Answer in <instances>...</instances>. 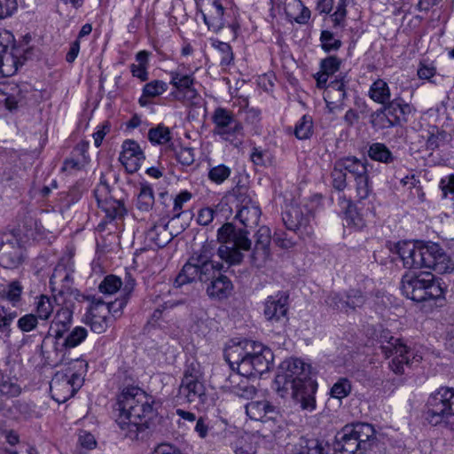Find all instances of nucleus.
Instances as JSON below:
<instances>
[{"label": "nucleus", "instance_id": "39", "mask_svg": "<svg viewBox=\"0 0 454 454\" xmlns=\"http://www.w3.org/2000/svg\"><path fill=\"white\" fill-rule=\"evenodd\" d=\"M121 279L115 275H108L104 278L98 286V290L104 294L112 295L121 289Z\"/></svg>", "mask_w": 454, "mask_h": 454}, {"label": "nucleus", "instance_id": "34", "mask_svg": "<svg viewBox=\"0 0 454 454\" xmlns=\"http://www.w3.org/2000/svg\"><path fill=\"white\" fill-rule=\"evenodd\" d=\"M97 203L110 220L121 217L126 213L122 200H97Z\"/></svg>", "mask_w": 454, "mask_h": 454}, {"label": "nucleus", "instance_id": "48", "mask_svg": "<svg viewBox=\"0 0 454 454\" xmlns=\"http://www.w3.org/2000/svg\"><path fill=\"white\" fill-rule=\"evenodd\" d=\"M231 175V169L229 167L220 164L210 168L208 172V178L216 184H222Z\"/></svg>", "mask_w": 454, "mask_h": 454}, {"label": "nucleus", "instance_id": "47", "mask_svg": "<svg viewBox=\"0 0 454 454\" xmlns=\"http://www.w3.org/2000/svg\"><path fill=\"white\" fill-rule=\"evenodd\" d=\"M325 303L333 309L349 312L348 301L344 300L338 293H330L325 299Z\"/></svg>", "mask_w": 454, "mask_h": 454}, {"label": "nucleus", "instance_id": "11", "mask_svg": "<svg viewBox=\"0 0 454 454\" xmlns=\"http://www.w3.org/2000/svg\"><path fill=\"white\" fill-rule=\"evenodd\" d=\"M246 413L250 419L260 421L265 426L264 436L279 432L280 414L278 409L267 399L252 400L246 404Z\"/></svg>", "mask_w": 454, "mask_h": 454}, {"label": "nucleus", "instance_id": "35", "mask_svg": "<svg viewBox=\"0 0 454 454\" xmlns=\"http://www.w3.org/2000/svg\"><path fill=\"white\" fill-rule=\"evenodd\" d=\"M372 100L380 104H386L390 98V90L386 82L381 79L375 81L369 90Z\"/></svg>", "mask_w": 454, "mask_h": 454}, {"label": "nucleus", "instance_id": "2", "mask_svg": "<svg viewBox=\"0 0 454 454\" xmlns=\"http://www.w3.org/2000/svg\"><path fill=\"white\" fill-rule=\"evenodd\" d=\"M154 399L137 387H125L118 395L119 415L116 423L125 437L132 441L145 439L157 415Z\"/></svg>", "mask_w": 454, "mask_h": 454}, {"label": "nucleus", "instance_id": "40", "mask_svg": "<svg viewBox=\"0 0 454 454\" xmlns=\"http://www.w3.org/2000/svg\"><path fill=\"white\" fill-rule=\"evenodd\" d=\"M446 133L440 130L437 127H432L426 137V146L427 150L434 151L437 149L445 140Z\"/></svg>", "mask_w": 454, "mask_h": 454}, {"label": "nucleus", "instance_id": "22", "mask_svg": "<svg viewBox=\"0 0 454 454\" xmlns=\"http://www.w3.org/2000/svg\"><path fill=\"white\" fill-rule=\"evenodd\" d=\"M73 312L68 308L59 309L51 321L48 334L60 340L71 327Z\"/></svg>", "mask_w": 454, "mask_h": 454}, {"label": "nucleus", "instance_id": "53", "mask_svg": "<svg viewBox=\"0 0 454 454\" xmlns=\"http://www.w3.org/2000/svg\"><path fill=\"white\" fill-rule=\"evenodd\" d=\"M167 90V84L159 80L153 81L145 85L143 94L145 97H156L162 94Z\"/></svg>", "mask_w": 454, "mask_h": 454}, {"label": "nucleus", "instance_id": "57", "mask_svg": "<svg viewBox=\"0 0 454 454\" xmlns=\"http://www.w3.org/2000/svg\"><path fill=\"white\" fill-rule=\"evenodd\" d=\"M14 37L11 32L0 29V56L13 46Z\"/></svg>", "mask_w": 454, "mask_h": 454}, {"label": "nucleus", "instance_id": "55", "mask_svg": "<svg viewBox=\"0 0 454 454\" xmlns=\"http://www.w3.org/2000/svg\"><path fill=\"white\" fill-rule=\"evenodd\" d=\"M70 270H71L70 268H68L67 265L62 264V263H59L55 267L53 273L50 279V285H51L52 290H57L59 281L63 278H67Z\"/></svg>", "mask_w": 454, "mask_h": 454}, {"label": "nucleus", "instance_id": "27", "mask_svg": "<svg viewBox=\"0 0 454 454\" xmlns=\"http://www.w3.org/2000/svg\"><path fill=\"white\" fill-rule=\"evenodd\" d=\"M322 443L315 438L300 437L288 446V454H324Z\"/></svg>", "mask_w": 454, "mask_h": 454}, {"label": "nucleus", "instance_id": "12", "mask_svg": "<svg viewBox=\"0 0 454 454\" xmlns=\"http://www.w3.org/2000/svg\"><path fill=\"white\" fill-rule=\"evenodd\" d=\"M215 125L213 132L226 141L233 142L238 137L243 135V126L233 113L223 107H217L212 115Z\"/></svg>", "mask_w": 454, "mask_h": 454}, {"label": "nucleus", "instance_id": "30", "mask_svg": "<svg viewBox=\"0 0 454 454\" xmlns=\"http://www.w3.org/2000/svg\"><path fill=\"white\" fill-rule=\"evenodd\" d=\"M335 450L340 454H356L361 450L360 443L353 434L346 431V426L336 435Z\"/></svg>", "mask_w": 454, "mask_h": 454}, {"label": "nucleus", "instance_id": "25", "mask_svg": "<svg viewBox=\"0 0 454 454\" xmlns=\"http://www.w3.org/2000/svg\"><path fill=\"white\" fill-rule=\"evenodd\" d=\"M87 333L88 332L84 327L76 326L68 333L62 343H59V340H55L54 349L57 359L59 358V361H62L66 354V349L78 346L86 339Z\"/></svg>", "mask_w": 454, "mask_h": 454}, {"label": "nucleus", "instance_id": "14", "mask_svg": "<svg viewBox=\"0 0 454 454\" xmlns=\"http://www.w3.org/2000/svg\"><path fill=\"white\" fill-rule=\"evenodd\" d=\"M0 246V265L5 269H15L24 261V247L16 234L4 233Z\"/></svg>", "mask_w": 454, "mask_h": 454}, {"label": "nucleus", "instance_id": "43", "mask_svg": "<svg viewBox=\"0 0 454 454\" xmlns=\"http://www.w3.org/2000/svg\"><path fill=\"white\" fill-rule=\"evenodd\" d=\"M351 384L348 379L341 378L331 388V395L337 399H342L349 395Z\"/></svg>", "mask_w": 454, "mask_h": 454}, {"label": "nucleus", "instance_id": "32", "mask_svg": "<svg viewBox=\"0 0 454 454\" xmlns=\"http://www.w3.org/2000/svg\"><path fill=\"white\" fill-rule=\"evenodd\" d=\"M14 47H11L5 53L0 56V74L4 76H11L14 74L19 66L23 63L15 52Z\"/></svg>", "mask_w": 454, "mask_h": 454}, {"label": "nucleus", "instance_id": "64", "mask_svg": "<svg viewBox=\"0 0 454 454\" xmlns=\"http://www.w3.org/2000/svg\"><path fill=\"white\" fill-rule=\"evenodd\" d=\"M214 218V210L210 207L201 208L198 214V223L200 225H207Z\"/></svg>", "mask_w": 454, "mask_h": 454}, {"label": "nucleus", "instance_id": "15", "mask_svg": "<svg viewBox=\"0 0 454 454\" xmlns=\"http://www.w3.org/2000/svg\"><path fill=\"white\" fill-rule=\"evenodd\" d=\"M337 162L339 168H342L355 178L359 199H366L369 196L367 160L356 157H345Z\"/></svg>", "mask_w": 454, "mask_h": 454}, {"label": "nucleus", "instance_id": "31", "mask_svg": "<svg viewBox=\"0 0 454 454\" xmlns=\"http://www.w3.org/2000/svg\"><path fill=\"white\" fill-rule=\"evenodd\" d=\"M286 15L298 24H307L310 19V10L301 0H293L286 7Z\"/></svg>", "mask_w": 454, "mask_h": 454}, {"label": "nucleus", "instance_id": "18", "mask_svg": "<svg viewBox=\"0 0 454 454\" xmlns=\"http://www.w3.org/2000/svg\"><path fill=\"white\" fill-rule=\"evenodd\" d=\"M170 75V83L176 89L172 92L173 97L187 105L196 104L195 100L199 98V95L193 87V78L191 75L177 72H172Z\"/></svg>", "mask_w": 454, "mask_h": 454}, {"label": "nucleus", "instance_id": "9", "mask_svg": "<svg viewBox=\"0 0 454 454\" xmlns=\"http://www.w3.org/2000/svg\"><path fill=\"white\" fill-rule=\"evenodd\" d=\"M88 364L83 360L76 359L72 363V368L66 372H57L53 376L50 389L52 398L59 403H65L72 397L82 387L83 378L81 373L73 372L74 369L87 368Z\"/></svg>", "mask_w": 454, "mask_h": 454}, {"label": "nucleus", "instance_id": "7", "mask_svg": "<svg viewBox=\"0 0 454 454\" xmlns=\"http://www.w3.org/2000/svg\"><path fill=\"white\" fill-rule=\"evenodd\" d=\"M217 239L222 244L217 249L218 255L229 265L239 264L243 260L242 251L251 247L248 232L236 229L231 223H225L218 230Z\"/></svg>", "mask_w": 454, "mask_h": 454}, {"label": "nucleus", "instance_id": "4", "mask_svg": "<svg viewBox=\"0 0 454 454\" xmlns=\"http://www.w3.org/2000/svg\"><path fill=\"white\" fill-rule=\"evenodd\" d=\"M395 249L407 269L426 268L438 274L454 271V262L436 243L400 241Z\"/></svg>", "mask_w": 454, "mask_h": 454}, {"label": "nucleus", "instance_id": "1", "mask_svg": "<svg viewBox=\"0 0 454 454\" xmlns=\"http://www.w3.org/2000/svg\"><path fill=\"white\" fill-rule=\"evenodd\" d=\"M224 357L237 372L229 375L223 387L237 396L253 399L256 388L249 383L248 378L269 370L273 360L271 350L254 340H231L225 348Z\"/></svg>", "mask_w": 454, "mask_h": 454}, {"label": "nucleus", "instance_id": "5", "mask_svg": "<svg viewBox=\"0 0 454 454\" xmlns=\"http://www.w3.org/2000/svg\"><path fill=\"white\" fill-rule=\"evenodd\" d=\"M215 245L212 242H205L201 247L195 251L188 262L183 266L179 274L176 277L174 286L181 287L185 284L196 280L207 281L215 271L222 270V264L214 262L212 257L215 254Z\"/></svg>", "mask_w": 454, "mask_h": 454}, {"label": "nucleus", "instance_id": "24", "mask_svg": "<svg viewBox=\"0 0 454 454\" xmlns=\"http://www.w3.org/2000/svg\"><path fill=\"white\" fill-rule=\"evenodd\" d=\"M382 112L387 120L388 125L395 126L407 121V116L411 114V107L399 99H395L388 102Z\"/></svg>", "mask_w": 454, "mask_h": 454}, {"label": "nucleus", "instance_id": "45", "mask_svg": "<svg viewBox=\"0 0 454 454\" xmlns=\"http://www.w3.org/2000/svg\"><path fill=\"white\" fill-rule=\"evenodd\" d=\"M401 184L404 188L407 190H410V197L415 199V198H421L424 196V193L422 192V189L420 185L419 184V182L415 178V176L412 175L411 176H405L401 180Z\"/></svg>", "mask_w": 454, "mask_h": 454}, {"label": "nucleus", "instance_id": "41", "mask_svg": "<svg viewBox=\"0 0 454 454\" xmlns=\"http://www.w3.org/2000/svg\"><path fill=\"white\" fill-rule=\"evenodd\" d=\"M270 259V247L254 245V249L251 255L252 263L257 268H262Z\"/></svg>", "mask_w": 454, "mask_h": 454}, {"label": "nucleus", "instance_id": "46", "mask_svg": "<svg viewBox=\"0 0 454 454\" xmlns=\"http://www.w3.org/2000/svg\"><path fill=\"white\" fill-rule=\"evenodd\" d=\"M312 132V121L303 116L295 126L294 134L298 139H307Z\"/></svg>", "mask_w": 454, "mask_h": 454}, {"label": "nucleus", "instance_id": "37", "mask_svg": "<svg viewBox=\"0 0 454 454\" xmlns=\"http://www.w3.org/2000/svg\"><path fill=\"white\" fill-rule=\"evenodd\" d=\"M368 155L372 160L383 163H391L395 160L390 150L381 143L372 144L368 150Z\"/></svg>", "mask_w": 454, "mask_h": 454}, {"label": "nucleus", "instance_id": "10", "mask_svg": "<svg viewBox=\"0 0 454 454\" xmlns=\"http://www.w3.org/2000/svg\"><path fill=\"white\" fill-rule=\"evenodd\" d=\"M427 420L432 425L454 420V389L442 387L430 395L427 403Z\"/></svg>", "mask_w": 454, "mask_h": 454}, {"label": "nucleus", "instance_id": "62", "mask_svg": "<svg viewBox=\"0 0 454 454\" xmlns=\"http://www.w3.org/2000/svg\"><path fill=\"white\" fill-rule=\"evenodd\" d=\"M210 429L211 427L209 422L203 417H200L196 420L195 431L200 438H206L208 435Z\"/></svg>", "mask_w": 454, "mask_h": 454}, {"label": "nucleus", "instance_id": "50", "mask_svg": "<svg viewBox=\"0 0 454 454\" xmlns=\"http://www.w3.org/2000/svg\"><path fill=\"white\" fill-rule=\"evenodd\" d=\"M348 302L349 311L361 308L365 302V295L360 289H350L346 296Z\"/></svg>", "mask_w": 454, "mask_h": 454}, {"label": "nucleus", "instance_id": "44", "mask_svg": "<svg viewBox=\"0 0 454 454\" xmlns=\"http://www.w3.org/2000/svg\"><path fill=\"white\" fill-rule=\"evenodd\" d=\"M320 41L323 50L326 52L337 51L341 46V41L334 38L333 34L328 30L322 31Z\"/></svg>", "mask_w": 454, "mask_h": 454}, {"label": "nucleus", "instance_id": "54", "mask_svg": "<svg viewBox=\"0 0 454 454\" xmlns=\"http://www.w3.org/2000/svg\"><path fill=\"white\" fill-rule=\"evenodd\" d=\"M333 185L338 191H342L346 185L347 174L342 168L338 167V162L334 164L332 171Z\"/></svg>", "mask_w": 454, "mask_h": 454}, {"label": "nucleus", "instance_id": "61", "mask_svg": "<svg viewBox=\"0 0 454 454\" xmlns=\"http://www.w3.org/2000/svg\"><path fill=\"white\" fill-rule=\"evenodd\" d=\"M176 158L181 164L190 166L194 161L193 150L187 147L181 148L176 153Z\"/></svg>", "mask_w": 454, "mask_h": 454}, {"label": "nucleus", "instance_id": "59", "mask_svg": "<svg viewBox=\"0 0 454 454\" xmlns=\"http://www.w3.org/2000/svg\"><path fill=\"white\" fill-rule=\"evenodd\" d=\"M16 0H0V20L10 17L17 10Z\"/></svg>", "mask_w": 454, "mask_h": 454}, {"label": "nucleus", "instance_id": "51", "mask_svg": "<svg viewBox=\"0 0 454 454\" xmlns=\"http://www.w3.org/2000/svg\"><path fill=\"white\" fill-rule=\"evenodd\" d=\"M212 45L222 54L221 65L228 66L233 59L231 45L227 43L217 40L214 41Z\"/></svg>", "mask_w": 454, "mask_h": 454}, {"label": "nucleus", "instance_id": "36", "mask_svg": "<svg viewBox=\"0 0 454 454\" xmlns=\"http://www.w3.org/2000/svg\"><path fill=\"white\" fill-rule=\"evenodd\" d=\"M214 13L212 16H207L203 13V20L207 25L208 28L214 32H218L223 27V12L224 9L221 4L215 1L213 3Z\"/></svg>", "mask_w": 454, "mask_h": 454}, {"label": "nucleus", "instance_id": "19", "mask_svg": "<svg viewBox=\"0 0 454 454\" xmlns=\"http://www.w3.org/2000/svg\"><path fill=\"white\" fill-rule=\"evenodd\" d=\"M119 160L129 173L136 172L145 159L139 145L134 140H125L121 145Z\"/></svg>", "mask_w": 454, "mask_h": 454}, {"label": "nucleus", "instance_id": "28", "mask_svg": "<svg viewBox=\"0 0 454 454\" xmlns=\"http://www.w3.org/2000/svg\"><path fill=\"white\" fill-rule=\"evenodd\" d=\"M261 208L253 200H247L246 204L239 207L236 217L247 227L258 224L261 216Z\"/></svg>", "mask_w": 454, "mask_h": 454}, {"label": "nucleus", "instance_id": "42", "mask_svg": "<svg viewBox=\"0 0 454 454\" xmlns=\"http://www.w3.org/2000/svg\"><path fill=\"white\" fill-rule=\"evenodd\" d=\"M148 138L152 143L160 145L167 144L171 139L170 130L168 127L159 125L149 130Z\"/></svg>", "mask_w": 454, "mask_h": 454}, {"label": "nucleus", "instance_id": "49", "mask_svg": "<svg viewBox=\"0 0 454 454\" xmlns=\"http://www.w3.org/2000/svg\"><path fill=\"white\" fill-rule=\"evenodd\" d=\"M38 320V317L35 314L28 313L19 318L17 326L21 332L29 333L37 327Z\"/></svg>", "mask_w": 454, "mask_h": 454}, {"label": "nucleus", "instance_id": "52", "mask_svg": "<svg viewBox=\"0 0 454 454\" xmlns=\"http://www.w3.org/2000/svg\"><path fill=\"white\" fill-rule=\"evenodd\" d=\"M37 230V222L36 220L32 216H26L25 220L23 221L22 225H19L18 232L19 234H22L26 238L29 239L35 238V234Z\"/></svg>", "mask_w": 454, "mask_h": 454}, {"label": "nucleus", "instance_id": "21", "mask_svg": "<svg viewBox=\"0 0 454 454\" xmlns=\"http://www.w3.org/2000/svg\"><path fill=\"white\" fill-rule=\"evenodd\" d=\"M346 431L355 435L360 443L361 451L367 450L376 440V431L369 423L358 422L346 425Z\"/></svg>", "mask_w": 454, "mask_h": 454}, {"label": "nucleus", "instance_id": "8", "mask_svg": "<svg viewBox=\"0 0 454 454\" xmlns=\"http://www.w3.org/2000/svg\"><path fill=\"white\" fill-rule=\"evenodd\" d=\"M388 333L381 334V349L387 358L389 369L397 375L405 372V368H411L421 361L422 356L408 348L400 339L388 336Z\"/></svg>", "mask_w": 454, "mask_h": 454}, {"label": "nucleus", "instance_id": "23", "mask_svg": "<svg viewBox=\"0 0 454 454\" xmlns=\"http://www.w3.org/2000/svg\"><path fill=\"white\" fill-rule=\"evenodd\" d=\"M347 202L344 224L356 230H361L365 226V209L362 200H345Z\"/></svg>", "mask_w": 454, "mask_h": 454}, {"label": "nucleus", "instance_id": "29", "mask_svg": "<svg viewBox=\"0 0 454 454\" xmlns=\"http://www.w3.org/2000/svg\"><path fill=\"white\" fill-rule=\"evenodd\" d=\"M233 288L231 281L223 275L213 279L207 287V294L212 299L223 300L231 293Z\"/></svg>", "mask_w": 454, "mask_h": 454}, {"label": "nucleus", "instance_id": "17", "mask_svg": "<svg viewBox=\"0 0 454 454\" xmlns=\"http://www.w3.org/2000/svg\"><path fill=\"white\" fill-rule=\"evenodd\" d=\"M109 311L103 301L95 297L90 299L86 323L94 333H102L106 331L112 322Z\"/></svg>", "mask_w": 454, "mask_h": 454}, {"label": "nucleus", "instance_id": "26", "mask_svg": "<svg viewBox=\"0 0 454 454\" xmlns=\"http://www.w3.org/2000/svg\"><path fill=\"white\" fill-rule=\"evenodd\" d=\"M24 98L23 91L18 85H0V105L4 104L7 109H16Z\"/></svg>", "mask_w": 454, "mask_h": 454}, {"label": "nucleus", "instance_id": "13", "mask_svg": "<svg viewBox=\"0 0 454 454\" xmlns=\"http://www.w3.org/2000/svg\"><path fill=\"white\" fill-rule=\"evenodd\" d=\"M205 395V387L202 382V372L200 364L192 362L184 370V377L179 387V395L187 402L192 403Z\"/></svg>", "mask_w": 454, "mask_h": 454}, {"label": "nucleus", "instance_id": "3", "mask_svg": "<svg viewBox=\"0 0 454 454\" xmlns=\"http://www.w3.org/2000/svg\"><path fill=\"white\" fill-rule=\"evenodd\" d=\"M309 374V364L298 358H289L282 362L275 383L282 397L290 395L302 410L312 411L316 408L317 384Z\"/></svg>", "mask_w": 454, "mask_h": 454}, {"label": "nucleus", "instance_id": "63", "mask_svg": "<svg viewBox=\"0 0 454 454\" xmlns=\"http://www.w3.org/2000/svg\"><path fill=\"white\" fill-rule=\"evenodd\" d=\"M440 188L442 191L444 197L449 194L454 195V174L442 178L440 182Z\"/></svg>", "mask_w": 454, "mask_h": 454}, {"label": "nucleus", "instance_id": "16", "mask_svg": "<svg viewBox=\"0 0 454 454\" xmlns=\"http://www.w3.org/2000/svg\"><path fill=\"white\" fill-rule=\"evenodd\" d=\"M282 219L286 229L297 232L302 239L309 238L313 233L312 228L303 223V213L296 200H289L286 204Z\"/></svg>", "mask_w": 454, "mask_h": 454}, {"label": "nucleus", "instance_id": "33", "mask_svg": "<svg viewBox=\"0 0 454 454\" xmlns=\"http://www.w3.org/2000/svg\"><path fill=\"white\" fill-rule=\"evenodd\" d=\"M22 291L23 286L19 281H12L0 289V299L9 301L12 306H16L21 300Z\"/></svg>", "mask_w": 454, "mask_h": 454}, {"label": "nucleus", "instance_id": "56", "mask_svg": "<svg viewBox=\"0 0 454 454\" xmlns=\"http://www.w3.org/2000/svg\"><path fill=\"white\" fill-rule=\"evenodd\" d=\"M341 61L335 56H330L321 61L320 67L323 73L333 74L340 68Z\"/></svg>", "mask_w": 454, "mask_h": 454}, {"label": "nucleus", "instance_id": "6", "mask_svg": "<svg viewBox=\"0 0 454 454\" xmlns=\"http://www.w3.org/2000/svg\"><path fill=\"white\" fill-rule=\"evenodd\" d=\"M402 294L416 302L444 299L445 289L429 272L407 273L401 281Z\"/></svg>", "mask_w": 454, "mask_h": 454}, {"label": "nucleus", "instance_id": "58", "mask_svg": "<svg viewBox=\"0 0 454 454\" xmlns=\"http://www.w3.org/2000/svg\"><path fill=\"white\" fill-rule=\"evenodd\" d=\"M271 239L270 230L267 226H261L255 233V245L270 247Z\"/></svg>", "mask_w": 454, "mask_h": 454}, {"label": "nucleus", "instance_id": "60", "mask_svg": "<svg viewBox=\"0 0 454 454\" xmlns=\"http://www.w3.org/2000/svg\"><path fill=\"white\" fill-rule=\"evenodd\" d=\"M16 317V312H10L4 306H0V329L2 331L8 329Z\"/></svg>", "mask_w": 454, "mask_h": 454}, {"label": "nucleus", "instance_id": "38", "mask_svg": "<svg viewBox=\"0 0 454 454\" xmlns=\"http://www.w3.org/2000/svg\"><path fill=\"white\" fill-rule=\"evenodd\" d=\"M35 310L36 317L41 320H48L53 312L51 300L46 295H40L35 298Z\"/></svg>", "mask_w": 454, "mask_h": 454}, {"label": "nucleus", "instance_id": "20", "mask_svg": "<svg viewBox=\"0 0 454 454\" xmlns=\"http://www.w3.org/2000/svg\"><path fill=\"white\" fill-rule=\"evenodd\" d=\"M288 296L283 293L269 296L264 303V316L267 320L278 321L287 313Z\"/></svg>", "mask_w": 454, "mask_h": 454}]
</instances>
